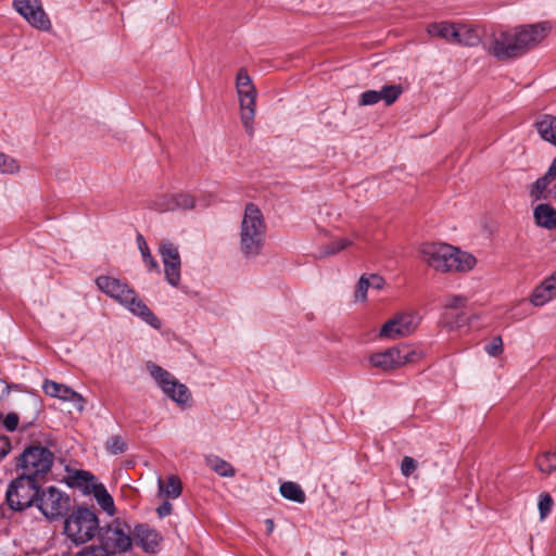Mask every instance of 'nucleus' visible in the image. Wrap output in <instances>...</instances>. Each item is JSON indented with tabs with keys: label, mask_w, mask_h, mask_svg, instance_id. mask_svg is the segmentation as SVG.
Listing matches in <instances>:
<instances>
[{
	"label": "nucleus",
	"mask_w": 556,
	"mask_h": 556,
	"mask_svg": "<svg viewBox=\"0 0 556 556\" xmlns=\"http://www.w3.org/2000/svg\"><path fill=\"white\" fill-rule=\"evenodd\" d=\"M460 26H462V23H455V26H454L455 35H454V37L451 40L452 45L460 46V40L463 38V29H460Z\"/></svg>",
	"instance_id": "nucleus-47"
},
{
	"label": "nucleus",
	"mask_w": 556,
	"mask_h": 556,
	"mask_svg": "<svg viewBox=\"0 0 556 556\" xmlns=\"http://www.w3.org/2000/svg\"><path fill=\"white\" fill-rule=\"evenodd\" d=\"M159 495L167 498H177L181 494V481L180 479L172 475L164 481L161 477L157 478Z\"/></svg>",
	"instance_id": "nucleus-22"
},
{
	"label": "nucleus",
	"mask_w": 556,
	"mask_h": 556,
	"mask_svg": "<svg viewBox=\"0 0 556 556\" xmlns=\"http://www.w3.org/2000/svg\"><path fill=\"white\" fill-rule=\"evenodd\" d=\"M369 285L366 280V275H363L356 286L354 292V299L356 302H364L367 299V291L369 290Z\"/></svg>",
	"instance_id": "nucleus-38"
},
{
	"label": "nucleus",
	"mask_w": 556,
	"mask_h": 556,
	"mask_svg": "<svg viewBox=\"0 0 556 556\" xmlns=\"http://www.w3.org/2000/svg\"><path fill=\"white\" fill-rule=\"evenodd\" d=\"M21 169V166L16 159L0 152V173L14 175L17 174Z\"/></svg>",
	"instance_id": "nucleus-32"
},
{
	"label": "nucleus",
	"mask_w": 556,
	"mask_h": 556,
	"mask_svg": "<svg viewBox=\"0 0 556 556\" xmlns=\"http://www.w3.org/2000/svg\"><path fill=\"white\" fill-rule=\"evenodd\" d=\"M369 288L380 290L384 286V279L379 275L366 276Z\"/></svg>",
	"instance_id": "nucleus-44"
},
{
	"label": "nucleus",
	"mask_w": 556,
	"mask_h": 556,
	"mask_svg": "<svg viewBox=\"0 0 556 556\" xmlns=\"http://www.w3.org/2000/svg\"><path fill=\"white\" fill-rule=\"evenodd\" d=\"M419 251L422 261L440 273H466L477 264L472 254L447 243L426 242Z\"/></svg>",
	"instance_id": "nucleus-2"
},
{
	"label": "nucleus",
	"mask_w": 556,
	"mask_h": 556,
	"mask_svg": "<svg viewBox=\"0 0 556 556\" xmlns=\"http://www.w3.org/2000/svg\"><path fill=\"white\" fill-rule=\"evenodd\" d=\"M92 493L94 498L97 500L100 507L106 511L109 515H113L114 513V501L110 495L108 490L102 483L93 484L92 490L89 492Z\"/></svg>",
	"instance_id": "nucleus-27"
},
{
	"label": "nucleus",
	"mask_w": 556,
	"mask_h": 556,
	"mask_svg": "<svg viewBox=\"0 0 556 556\" xmlns=\"http://www.w3.org/2000/svg\"><path fill=\"white\" fill-rule=\"evenodd\" d=\"M536 466L541 472L552 473L556 470V454L552 452L543 453L538 457Z\"/></svg>",
	"instance_id": "nucleus-30"
},
{
	"label": "nucleus",
	"mask_w": 556,
	"mask_h": 556,
	"mask_svg": "<svg viewBox=\"0 0 556 556\" xmlns=\"http://www.w3.org/2000/svg\"><path fill=\"white\" fill-rule=\"evenodd\" d=\"M279 491L282 497L299 504H303L306 500V495L301 485L293 481L282 482Z\"/></svg>",
	"instance_id": "nucleus-25"
},
{
	"label": "nucleus",
	"mask_w": 556,
	"mask_h": 556,
	"mask_svg": "<svg viewBox=\"0 0 556 556\" xmlns=\"http://www.w3.org/2000/svg\"><path fill=\"white\" fill-rule=\"evenodd\" d=\"M484 351L490 356H498L503 352V340L501 337H494L490 343L484 346Z\"/></svg>",
	"instance_id": "nucleus-40"
},
{
	"label": "nucleus",
	"mask_w": 556,
	"mask_h": 556,
	"mask_svg": "<svg viewBox=\"0 0 556 556\" xmlns=\"http://www.w3.org/2000/svg\"><path fill=\"white\" fill-rule=\"evenodd\" d=\"M54 454L46 446L30 445L18 457L21 475L40 480L50 471Z\"/></svg>",
	"instance_id": "nucleus-6"
},
{
	"label": "nucleus",
	"mask_w": 556,
	"mask_h": 556,
	"mask_svg": "<svg viewBox=\"0 0 556 556\" xmlns=\"http://www.w3.org/2000/svg\"><path fill=\"white\" fill-rule=\"evenodd\" d=\"M554 507V501L548 493H542L539 496L538 509L540 519L544 520L552 511Z\"/></svg>",
	"instance_id": "nucleus-35"
},
{
	"label": "nucleus",
	"mask_w": 556,
	"mask_h": 556,
	"mask_svg": "<svg viewBox=\"0 0 556 556\" xmlns=\"http://www.w3.org/2000/svg\"><path fill=\"white\" fill-rule=\"evenodd\" d=\"M146 368L157 387L172 401L178 405H185L190 401L191 393L187 386L179 382L169 371L151 361L146 363Z\"/></svg>",
	"instance_id": "nucleus-8"
},
{
	"label": "nucleus",
	"mask_w": 556,
	"mask_h": 556,
	"mask_svg": "<svg viewBox=\"0 0 556 556\" xmlns=\"http://www.w3.org/2000/svg\"><path fill=\"white\" fill-rule=\"evenodd\" d=\"M106 451L112 455H118L127 450V443L121 435H112L105 442Z\"/></svg>",
	"instance_id": "nucleus-34"
},
{
	"label": "nucleus",
	"mask_w": 556,
	"mask_h": 556,
	"mask_svg": "<svg viewBox=\"0 0 556 556\" xmlns=\"http://www.w3.org/2000/svg\"><path fill=\"white\" fill-rule=\"evenodd\" d=\"M460 29H463L460 46L476 47L481 42V35L477 27L468 24H462Z\"/></svg>",
	"instance_id": "nucleus-29"
},
{
	"label": "nucleus",
	"mask_w": 556,
	"mask_h": 556,
	"mask_svg": "<svg viewBox=\"0 0 556 556\" xmlns=\"http://www.w3.org/2000/svg\"><path fill=\"white\" fill-rule=\"evenodd\" d=\"M417 468V462L410 457V456H405L403 459H402V464H401V472L404 477H409Z\"/></svg>",
	"instance_id": "nucleus-41"
},
{
	"label": "nucleus",
	"mask_w": 556,
	"mask_h": 556,
	"mask_svg": "<svg viewBox=\"0 0 556 556\" xmlns=\"http://www.w3.org/2000/svg\"><path fill=\"white\" fill-rule=\"evenodd\" d=\"M422 353L410 345H397L386 351L374 353L369 357L371 366L383 371L393 370L406 364L416 363Z\"/></svg>",
	"instance_id": "nucleus-9"
},
{
	"label": "nucleus",
	"mask_w": 556,
	"mask_h": 556,
	"mask_svg": "<svg viewBox=\"0 0 556 556\" xmlns=\"http://www.w3.org/2000/svg\"><path fill=\"white\" fill-rule=\"evenodd\" d=\"M39 481L20 473L7 490V502L14 510H23L36 505L39 495Z\"/></svg>",
	"instance_id": "nucleus-10"
},
{
	"label": "nucleus",
	"mask_w": 556,
	"mask_h": 556,
	"mask_svg": "<svg viewBox=\"0 0 556 556\" xmlns=\"http://www.w3.org/2000/svg\"><path fill=\"white\" fill-rule=\"evenodd\" d=\"M206 465L218 476L231 478L236 475L233 466L227 460L216 456L210 455L205 459Z\"/></svg>",
	"instance_id": "nucleus-26"
},
{
	"label": "nucleus",
	"mask_w": 556,
	"mask_h": 556,
	"mask_svg": "<svg viewBox=\"0 0 556 556\" xmlns=\"http://www.w3.org/2000/svg\"><path fill=\"white\" fill-rule=\"evenodd\" d=\"M101 547L106 548L108 553L126 552L131 547L132 539L130 536L129 527L119 521L114 520L100 532Z\"/></svg>",
	"instance_id": "nucleus-12"
},
{
	"label": "nucleus",
	"mask_w": 556,
	"mask_h": 556,
	"mask_svg": "<svg viewBox=\"0 0 556 556\" xmlns=\"http://www.w3.org/2000/svg\"><path fill=\"white\" fill-rule=\"evenodd\" d=\"M266 222L262 211L254 203H248L239 227V251L247 260L256 258L266 242Z\"/></svg>",
	"instance_id": "nucleus-4"
},
{
	"label": "nucleus",
	"mask_w": 556,
	"mask_h": 556,
	"mask_svg": "<svg viewBox=\"0 0 556 556\" xmlns=\"http://www.w3.org/2000/svg\"><path fill=\"white\" fill-rule=\"evenodd\" d=\"M467 296L463 294H452L445 298L444 307L451 309H458L467 304Z\"/></svg>",
	"instance_id": "nucleus-37"
},
{
	"label": "nucleus",
	"mask_w": 556,
	"mask_h": 556,
	"mask_svg": "<svg viewBox=\"0 0 556 556\" xmlns=\"http://www.w3.org/2000/svg\"><path fill=\"white\" fill-rule=\"evenodd\" d=\"M548 199L556 200V185H552L548 190Z\"/></svg>",
	"instance_id": "nucleus-51"
},
{
	"label": "nucleus",
	"mask_w": 556,
	"mask_h": 556,
	"mask_svg": "<svg viewBox=\"0 0 556 556\" xmlns=\"http://www.w3.org/2000/svg\"><path fill=\"white\" fill-rule=\"evenodd\" d=\"M546 174L548 177H551L553 180H556V157L552 161V164L549 165Z\"/></svg>",
	"instance_id": "nucleus-49"
},
{
	"label": "nucleus",
	"mask_w": 556,
	"mask_h": 556,
	"mask_svg": "<svg viewBox=\"0 0 556 556\" xmlns=\"http://www.w3.org/2000/svg\"><path fill=\"white\" fill-rule=\"evenodd\" d=\"M96 285L101 292L116 301L128 312L141 318L154 329L162 326L159 317L139 298L138 293L127 282L111 276H99Z\"/></svg>",
	"instance_id": "nucleus-3"
},
{
	"label": "nucleus",
	"mask_w": 556,
	"mask_h": 556,
	"mask_svg": "<svg viewBox=\"0 0 556 556\" xmlns=\"http://www.w3.org/2000/svg\"><path fill=\"white\" fill-rule=\"evenodd\" d=\"M380 101L379 91L367 90L359 96L358 104L362 106L374 105Z\"/></svg>",
	"instance_id": "nucleus-39"
},
{
	"label": "nucleus",
	"mask_w": 556,
	"mask_h": 556,
	"mask_svg": "<svg viewBox=\"0 0 556 556\" xmlns=\"http://www.w3.org/2000/svg\"><path fill=\"white\" fill-rule=\"evenodd\" d=\"M76 556H110L106 548L101 546H90L81 552H79Z\"/></svg>",
	"instance_id": "nucleus-42"
},
{
	"label": "nucleus",
	"mask_w": 556,
	"mask_h": 556,
	"mask_svg": "<svg viewBox=\"0 0 556 556\" xmlns=\"http://www.w3.org/2000/svg\"><path fill=\"white\" fill-rule=\"evenodd\" d=\"M42 390L51 397H58L62 401L72 403L78 412H83L85 408L86 401L81 394L63 383H58L53 380H46L42 384Z\"/></svg>",
	"instance_id": "nucleus-17"
},
{
	"label": "nucleus",
	"mask_w": 556,
	"mask_h": 556,
	"mask_svg": "<svg viewBox=\"0 0 556 556\" xmlns=\"http://www.w3.org/2000/svg\"><path fill=\"white\" fill-rule=\"evenodd\" d=\"M402 93V87L399 85L383 86L379 90L380 101H384L387 105L393 104Z\"/></svg>",
	"instance_id": "nucleus-31"
},
{
	"label": "nucleus",
	"mask_w": 556,
	"mask_h": 556,
	"mask_svg": "<svg viewBox=\"0 0 556 556\" xmlns=\"http://www.w3.org/2000/svg\"><path fill=\"white\" fill-rule=\"evenodd\" d=\"M150 206L157 212L192 210L195 207V198L191 193L182 191L157 193L150 200Z\"/></svg>",
	"instance_id": "nucleus-16"
},
{
	"label": "nucleus",
	"mask_w": 556,
	"mask_h": 556,
	"mask_svg": "<svg viewBox=\"0 0 556 556\" xmlns=\"http://www.w3.org/2000/svg\"><path fill=\"white\" fill-rule=\"evenodd\" d=\"M555 298L556 280H554L553 275H551L534 288L530 301L534 306H543Z\"/></svg>",
	"instance_id": "nucleus-19"
},
{
	"label": "nucleus",
	"mask_w": 556,
	"mask_h": 556,
	"mask_svg": "<svg viewBox=\"0 0 556 556\" xmlns=\"http://www.w3.org/2000/svg\"><path fill=\"white\" fill-rule=\"evenodd\" d=\"M535 223L546 229H556V210L549 204L542 203L534 207Z\"/></svg>",
	"instance_id": "nucleus-21"
},
{
	"label": "nucleus",
	"mask_w": 556,
	"mask_h": 556,
	"mask_svg": "<svg viewBox=\"0 0 556 556\" xmlns=\"http://www.w3.org/2000/svg\"><path fill=\"white\" fill-rule=\"evenodd\" d=\"M454 26H455V23H453V22H447V21L433 22L427 26L426 30L429 36L443 39L447 43H451V40L455 35Z\"/></svg>",
	"instance_id": "nucleus-23"
},
{
	"label": "nucleus",
	"mask_w": 556,
	"mask_h": 556,
	"mask_svg": "<svg viewBox=\"0 0 556 556\" xmlns=\"http://www.w3.org/2000/svg\"><path fill=\"white\" fill-rule=\"evenodd\" d=\"M265 523V527H266V533L267 534H271L274 532V529H275V523H274V520L273 519H266L264 521Z\"/></svg>",
	"instance_id": "nucleus-50"
},
{
	"label": "nucleus",
	"mask_w": 556,
	"mask_h": 556,
	"mask_svg": "<svg viewBox=\"0 0 556 556\" xmlns=\"http://www.w3.org/2000/svg\"><path fill=\"white\" fill-rule=\"evenodd\" d=\"M554 180L545 173L538 178L530 187V197L533 201L548 200V190Z\"/></svg>",
	"instance_id": "nucleus-24"
},
{
	"label": "nucleus",
	"mask_w": 556,
	"mask_h": 556,
	"mask_svg": "<svg viewBox=\"0 0 556 556\" xmlns=\"http://www.w3.org/2000/svg\"><path fill=\"white\" fill-rule=\"evenodd\" d=\"M173 510V505L168 501H164L156 509L159 517L168 516Z\"/></svg>",
	"instance_id": "nucleus-45"
},
{
	"label": "nucleus",
	"mask_w": 556,
	"mask_h": 556,
	"mask_svg": "<svg viewBox=\"0 0 556 556\" xmlns=\"http://www.w3.org/2000/svg\"><path fill=\"white\" fill-rule=\"evenodd\" d=\"M10 448L11 444L9 440L5 437L0 435V459L10 452Z\"/></svg>",
	"instance_id": "nucleus-46"
},
{
	"label": "nucleus",
	"mask_w": 556,
	"mask_h": 556,
	"mask_svg": "<svg viewBox=\"0 0 556 556\" xmlns=\"http://www.w3.org/2000/svg\"><path fill=\"white\" fill-rule=\"evenodd\" d=\"M98 530V517L89 508L78 507L65 519L64 532L76 545L90 541Z\"/></svg>",
	"instance_id": "nucleus-5"
},
{
	"label": "nucleus",
	"mask_w": 556,
	"mask_h": 556,
	"mask_svg": "<svg viewBox=\"0 0 556 556\" xmlns=\"http://www.w3.org/2000/svg\"><path fill=\"white\" fill-rule=\"evenodd\" d=\"M352 244L353 239L351 238H334L328 244L321 247L319 253L321 256L333 255L345 250Z\"/></svg>",
	"instance_id": "nucleus-28"
},
{
	"label": "nucleus",
	"mask_w": 556,
	"mask_h": 556,
	"mask_svg": "<svg viewBox=\"0 0 556 556\" xmlns=\"http://www.w3.org/2000/svg\"><path fill=\"white\" fill-rule=\"evenodd\" d=\"M75 482L76 484L84 486L87 492H90L92 490L93 484H99L96 478L85 470L76 472Z\"/></svg>",
	"instance_id": "nucleus-36"
},
{
	"label": "nucleus",
	"mask_w": 556,
	"mask_h": 556,
	"mask_svg": "<svg viewBox=\"0 0 556 556\" xmlns=\"http://www.w3.org/2000/svg\"><path fill=\"white\" fill-rule=\"evenodd\" d=\"M551 31L547 22L500 30L483 43L484 50L500 61L523 55L536 47Z\"/></svg>",
	"instance_id": "nucleus-1"
},
{
	"label": "nucleus",
	"mask_w": 556,
	"mask_h": 556,
	"mask_svg": "<svg viewBox=\"0 0 556 556\" xmlns=\"http://www.w3.org/2000/svg\"><path fill=\"white\" fill-rule=\"evenodd\" d=\"M420 324L416 312H402L389 319L380 329L381 338L397 339L412 334Z\"/></svg>",
	"instance_id": "nucleus-14"
},
{
	"label": "nucleus",
	"mask_w": 556,
	"mask_h": 556,
	"mask_svg": "<svg viewBox=\"0 0 556 556\" xmlns=\"http://www.w3.org/2000/svg\"><path fill=\"white\" fill-rule=\"evenodd\" d=\"M540 137L556 148V116L543 115L535 122Z\"/></svg>",
	"instance_id": "nucleus-20"
},
{
	"label": "nucleus",
	"mask_w": 556,
	"mask_h": 556,
	"mask_svg": "<svg viewBox=\"0 0 556 556\" xmlns=\"http://www.w3.org/2000/svg\"><path fill=\"white\" fill-rule=\"evenodd\" d=\"M132 541L147 553H156L160 549L161 535L147 525H137L131 532Z\"/></svg>",
	"instance_id": "nucleus-18"
},
{
	"label": "nucleus",
	"mask_w": 556,
	"mask_h": 556,
	"mask_svg": "<svg viewBox=\"0 0 556 556\" xmlns=\"http://www.w3.org/2000/svg\"><path fill=\"white\" fill-rule=\"evenodd\" d=\"M14 10L34 28L50 31L52 24L41 0H13Z\"/></svg>",
	"instance_id": "nucleus-13"
},
{
	"label": "nucleus",
	"mask_w": 556,
	"mask_h": 556,
	"mask_svg": "<svg viewBox=\"0 0 556 556\" xmlns=\"http://www.w3.org/2000/svg\"><path fill=\"white\" fill-rule=\"evenodd\" d=\"M447 316H444V324L446 327L453 329V328H459L465 325V317L463 315H459L455 323H450L447 319Z\"/></svg>",
	"instance_id": "nucleus-48"
},
{
	"label": "nucleus",
	"mask_w": 556,
	"mask_h": 556,
	"mask_svg": "<svg viewBox=\"0 0 556 556\" xmlns=\"http://www.w3.org/2000/svg\"><path fill=\"white\" fill-rule=\"evenodd\" d=\"M552 275L554 277V280H556V270Z\"/></svg>",
	"instance_id": "nucleus-52"
},
{
	"label": "nucleus",
	"mask_w": 556,
	"mask_h": 556,
	"mask_svg": "<svg viewBox=\"0 0 556 556\" xmlns=\"http://www.w3.org/2000/svg\"><path fill=\"white\" fill-rule=\"evenodd\" d=\"M236 88L239 97L241 109V122L244 130L249 136L254 134V117L256 105V89L252 83L251 77L244 68H241L236 77Z\"/></svg>",
	"instance_id": "nucleus-7"
},
{
	"label": "nucleus",
	"mask_w": 556,
	"mask_h": 556,
	"mask_svg": "<svg viewBox=\"0 0 556 556\" xmlns=\"http://www.w3.org/2000/svg\"><path fill=\"white\" fill-rule=\"evenodd\" d=\"M71 497L56 486L40 490L36 507L49 520L64 517L71 509Z\"/></svg>",
	"instance_id": "nucleus-11"
},
{
	"label": "nucleus",
	"mask_w": 556,
	"mask_h": 556,
	"mask_svg": "<svg viewBox=\"0 0 556 556\" xmlns=\"http://www.w3.org/2000/svg\"><path fill=\"white\" fill-rule=\"evenodd\" d=\"M137 243L144 264L149 266L150 269H157L159 264L151 255L150 249L142 235L137 236Z\"/></svg>",
	"instance_id": "nucleus-33"
},
{
	"label": "nucleus",
	"mask_w": 556,
	"mask_h": 556,
	"mask_svg": "<svg viewBox=\"0 0 556 556\" xmlns=\"http://www.w3.org/2000/svg\"><path fill=\"white\" fill-rule=\"evenodd\" d=\"M159 253L164 265L165 280L172 287H178L181 280V258L178 248L170 241H162Z\"/></svg>",
	"instance_id": "nucleus-15"
},
{
	"label": "nucleus",
	"mask_w": 556,
	"mask_h": 556,
	"mask_svg": "<svg viewBox=\"0 0 556 556\" xmlns=\"http://www.w3.org/2000/svg\"><path fill=\"white\" fill-rule=\"evenodd\" d=\"M18 416L14 413H10L3 419V426L8 431H14L18 426Z\"/></svg>",
	"instance_id": "nucleus-43"
}]
</instances>
